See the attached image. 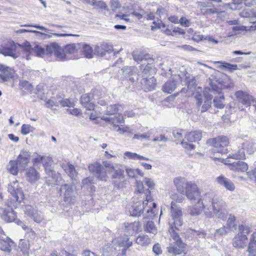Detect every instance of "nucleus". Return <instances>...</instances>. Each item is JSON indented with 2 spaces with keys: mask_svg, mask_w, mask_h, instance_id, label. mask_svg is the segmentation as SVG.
Returning <instances> with one entry per match:
<instances>
[{
  "mask_svg": "<svg viewBox=\"0 0 256 256\" xmlns=\"http://www.w3.org/2000/svg\"><path fill=\"white\" fill-rule=\"evenodd\" d=\"M124 230L126 235H133L138 232L140 229L139 223L134 222L124 224Z\"/></svg>",
  "mask_w": 256,
  "mask_h": 256,
  "instance_id": "nucleus-23",
  "label": "nucleus"
},
{
  "mask_svg": "<svg viewBox=\"0 0 256 256\" xmlns=\"http://www.w3.org/2000/svg\"><path fill=\"white\" fill-rule=\"evenodd\" d=\"M251 228L246 225L241 224L238 226V232L233 239V246L236 248H244L248 244V234Z\"/></svg>",
  "mask_w": 256,
  "mask_h": 256,
  "instance_id": "nucleus-5",
  "label": "nucleus"
},
{
  "mask_svg": "<svg viewBox=\"0 0 256 256\" xmlns=\"http://www.w3.org/2000/svg\"><path fill=\"white\" fill-rule=\"evenodd\" d=\"M230 161L226 159L225 160L224 164L228 166L230 170L236 172H245L248 170V164L244 162L238 161L228 163Z\"/></svg>",
  "mask_w": 256,
  "mask_h": 256,
  "instance_id": "nucleus-16",
  "label": "nucleus"
},
{
  "mask_svg": "<svg viewBox=\"0 0 256 256\" xmlns=\"http://www.w3.org/2000/svg\"><path fill=\"white\" fill-rule=\"evenodd\" d=\"M60 104L62 106L71 107L73 104L68 99H63L60 96L58 97V106Z\"/></svg>",
  "mask_w": 256,
  "mask_h": 256,
  "instance_id": "nucleus-55",
  "label": "nucleus"
},
{
  "mask_svg": "<svg viewBox=\"0 0 256 256\" xmlns=\"http://www.w3.org/2000/svg\"><path fill=\"white\" fill-rule=\"evenodd\" d=\"M208 142L214 147V152L224 154L228 150L227 147L229 144V140L226 136H219L208 140Z\"/></svg>",
  "mask_w": 256,
  "mask_h": 256,
  "instance_id": "nucleus-7",
  "label": "nucleus"
},
{
  "mask_svg": "<svg viewBox=\"0 0 256 256\" xmlns=\"http://www.w3.org/2000/svg\"><path fill=\"white\" fill-rule=\"evenodd\" d=\"M33 32V33L36 34L38 35H43V36H46V38H50L52 37V35H50V34H46L45 33H42L40 32L34 30H26V29H20L16 31L17 33H20V34L24 33V32Z\"/></svg>",
  "mask_w": 256,
  "mask_h": 256,
  "instance_id": "nucleus-54",
  "label": "nucleus"
},
{
  "mask_svg": "<svg viewBox=\"0 0 256 256\" xmlns=\"http://www.w3.org/2000/svg\"><path fill=\"white\" fill-rule=\"evenodd\" d=\"M116 239L112 240L110 242L105 244L102 248V254L104 256H112L120 246Z\"/></svg>",
  "mask_w": 256,
  "mask_h": 256,
  "instance_id": "nucleus-15",
  "label": "nucleus"
},
{
  "mask_svg": "<svg viewBox=\"0 0 256 256\" xmlns=\"http://www.w3.org/2000/svg\"><path fill=\"white\" fill-rule=\"evenodd\" d=\"M36 210L32 206L30 205L25 206L24 208V211L25 214L30 218L32 216L34 215V214Z\"/></svg>",
  "mask_w": 256,
  "mask_h": 256,
  "instance_id": "nucleus-56",
  "label": "nucleus"
},
{
  "mask_svg": "<svg viewBox=\"0 0 256 256\" xmlns=\"http://www.w3.org/2000/svg\"><path fill=\"white\" fill-rule=\"evenodd\" d=\"M146 192V190H144V184L142 182H136V194H140V195L142 194L144 192Z\"/></svg>",
  "mask_w": 256,
  "mask_h": 256,
  "instance_id": "nucleus-59",
  "label": "nucleus"
},
{
  "mask_svg": "<svg viewBox=\"0 0 256 256\" xmlns=\"http://www.w3.org/2000/svg\"><path fill=\"white\" fill-rule=\"evenodd\" d=\"M26 177L29 182H34L39 180L40 176L34 168H30L26 170Z\"/></svg>",
  "mask_w": 256,
  "mask_h": 256,
  "instance_id": "nucleus-31",
  "label": "nucleus"
},
{
  "mask_svg": "<svg viewBox=\"0 0 256 256\" xmlns=\"http://www.w3.org/2000/svg\"><path fill=\"white\" fill-rule=\"evenodd\" d=\"M124 154L125 156H126L128 158L134 160H149V158H148L143 156H140L134 152H126Z\"/></svg>",
  "mask_w": 256,
  "mask_h": 256,
  "instance_id": "nucleus-46",
  "label": "nucleus"
},
{
  "mask_svg": "<svg viewBox=\"0 0 256 256\" xmlns=\"http://www.w3.org/2000/svg\"><path fill=\"white\" fill-rule=\"evenodd\" d=\"M214 63L220 64V65L218 66V68L220 69H228L230 70H236L238 69L240 70L242 68H246L250 67L249 66L240 65L239 67L238 68L236 64H232L224 62L217 61L215 62Z\"/></svg>",
  "mask_w": 256,
  "mask_h": 256,
  "instance_id": "nucleus-26",
  "label": "nucleus"
},
{
  "mask_svg": "<svg viewBox=\"0 0 256 256\" xmlns=\"http://www.w3.org/2000/svg\"><path fill=\"white\" fill-rule=\"evenodd\" d=\"M124 170L120 168L113 170L112 176V178L114 180L113 182L114 186L118 189L122 188L124 187Z\"/></svg>",
  "mask_w": 256,
  "mask_h": 256,
  "instance_id": "nucleus-13",
  "label": "nucleus"
},
{
  "mask_svg": "<svg viewBox=\"0 0 256 256\" xmlns=\"http://www.w3.org/2000/svg\"><path fill=\"white\" fill-rule=\"evenodd\" d=\"M31 218L38 223L41 222L44 219L43 216L41 214V213H39L37 210H36V212H34V214L32 216Z\"/></svg>",
  "mask_w": 256,
  "mask_h": 256,
  "instance_id": "nucleus-63",
  "label": "nucleus"
},
{
  "mask_svg": "<svg viewBox=\"0 0 256 256\" xmlns=\"http://www.w3.org/2000/svg\"><path fill=\"white\" fill-rule=\"evenodd\" d=\"M148 60V62H144L140 66V70L142 72V76H144V77H146V75L150 72L152 68L150 64L152 62L153 60L150 59Z\"/></svg>",
  "mask_w": 256,
  "mask_h": 256,
  "instance_id": "nucleus-44",
  "label": "nucleus"
},
{
  "mask_svg": "<svg viewBox=\"0 0 256 256\" xmlns=\"http://www.w3.org/2000/svg\"><path fill=\"white\" fill-rule=\"evenodd\" d=\"M240 15L244 18H255L256 17V12L253 9L247 8L241 12Z\"/></svg>",
  "mask_w": 256,
  "mask_h": 256,
  "instance_id": "nucleus-47",
  "label": "nucleus"
},
{
  "mask_svg": "<svg viewBox=\"0 0 256 256\" xmlns=\"http://www.w3.org/2000/svg\"><path fill=\"white\" fill-rule=\"evenodd\" d=\"M141 196L143 198H146V202H144L146 206L148 202H152V200L150 195V192L148 189L146 190V192H144V194Z\"/></svg>",
  "mask_w": 256,
  "mask_h": 256,
  "instance_id": "nucleus-60",
  "label": "nucleus"
},
{
  "mask_svg": "<svg viewBox=\"0 0 256 256\" xmlns=\"http://www.w3.org/2000/svg\"><path fill=\"white\" fill-rule=\"evenodd\" d=\"M234 31H250L255 30H256V26H252L250 27H247L244 26H235L232 27Z\"/></svg>",
  "mask_w": 256,
  "mask_h": 256,
  "instance_id": "nucleus-51",
  "label": "nucleus"
},
{
  "mask_svg": "<svg viewBox=\"0 0 256 256\" xmlns=\"http://www.w3.org/2000/svg\"><path fill=\"white\" fill-rule=\"evenodd\" d=\"M80 44H72L66 45L64 47L65 52L67 55L74 54L79 48Z\"/></svg>",
  "mask_w": 256,
  "mask_h": 256,
  "instance_id": "nucleus-43",
  "label": "nucleus"
},
{
  "mask_svg": "<svg viewBox=\"0 0 256 256\" xmlns=\"http://www.w3.org/2000/svg\"><path fill=\"white\" fill-rule=\"evenodd\" d=\"M30 158V154L28 152L22 151L18 157L16 162L19 166V169L24 170L27 166Z\"/></svg>",
  "mask_w": 256,
  "mask_h": 256,
  "instance_id": "nucleus-17",
  "label": "nucleus"
},
{
  "mask_svg": "<svg viewBox=\"0 0 256 256\" xmlns=\"http://www.w3.org/2000/svg\"><path fill=\"white\" fill-rule=\"evenodd\" d=\"M232 87L230 83L228 82L219 80L212 82L210 93L208 95L206 94H202L198 92L194 94L196 104L198 106H202V112H206L211 106L212 100L213 98L212 94H220V90L224 88H230Z\"/></svg>",
  "mask_w": 256,
  "mask_h": 256,
  "instance_id": "nucleus-2",
  "label": "nucleus"
},
{
  "mask_svg": "<svg viewBox=\"0 0 256 256\" xmlns=\"http://www.w3.org/2000/svg\"><path fill=\"white\" fill-rule=\"evenodd\" d=\"M146 206L144 202L140 200L136 202L130 210V214L133 216H140L143 213L144 210H146Z\"/></svg>",
  "mask_w": 256,
  "mask_h": 256,
  "instance_id": "nucleus-20",
  "label": "nucleus"
},
{
  "mask_svg": "<svg viewBox=\"0 0 256 256\" xmlns=\"http://www.w3.org/2000/svg\"><path fill=\"white\" fill-rule=\"evenodd\" d=\"M174 182L178 192L185 194L192 203L195 202L196 200H200L202 198L198 186L194 183L188 182L182 177L175 178Z\"/></svg>",
  "mask_w": 256,
  "mask_h": 256,
  "instance_id": "nucleus-3",
  "label": "nucleus"
},
{
  "mask_svg": "<svg viewBox=\"0 0 256 256\" xmlns=\"http://www.w3.org/2000/svg\"><path fill=\"white\" fill-rule=\"evenodd\" d=\"M142 78L140 82L142 88L145 91H150L153 90L156 86V80L154 76L149 78L144 77L142 76Z\"/></svg>",
  "mask_w": 256,
  "mask_h": 256,
  "instance_id": "nucleus-18",
  "label": "nucleus"
},
{
  "mask_svg": "<svg viewBox=\"0 0 256 256\" xmlns=\"http://www.w3.org/2000/svg\"><path fill=\"white\" fill-rule=\"evenodd\" d=\"M47 52L50 53V54H54L57 60L60 61H66L70 59H74L75 56L67 55L65 52L64 48H63L56 43H52L48 46Z\"/></svg>",
  "mask_w": 256,
  "mask_h": 256,
  "instance_id": "nucleus-6",
  "label": "nucleus"
},
{
  "mask_svg": "<svg viewBox=\"0 0 256 256\" xmlns=\"http://www.w3.org/2000/svg\"><path fill=\"white\" fill-rule=\"evenodd\" d=\"M177 79H180L179 76H176V80L166 82L162 86L163 91L168 94H170L173 92L178 84V81L176 80Z\"/></svg>",
  "mask_w": 256,
  "mask_h": 256,
  "instance_id": "nucleus-28",
  "label": "nucleus"
},
{
  "mask_svg": "<svg viewBox=\"0 0 256 256\" xmlns=\"http://www.w3.org/2000/svg\"><path fill=\"white\" fill-rule=\"evenodd\" d=\"M79 48H81V51L86 58H90L93 56V50L90 45L80 44Z\"/></svg>",
  "mask_w": 256,
  "mask_h": 256,
  "instance_id": "nucleus-33",
  "label": "nucleus"
},
{
  "mask_svg": "<svg viewBox=\"0 0 256 256\" xmlns=\"http://www.w3.org/2000/svg\"><path fill=\"white\" fill-rule=\"evenodd\" d=\"M234 96L238 102L246 107L250 106L251 102L254 101V98L251 95L249 94L247 92L242 90L236 92Z\"/></svg>",
  "mask_w": 256,
  "mask_h": 256,
  "instance_id": "nucleus-14",
  "label": "nucleus"
},
{
  "mask_svg": "<svg viewBox=\"0 0 256 256\" xmlns=\"http://www.w3.org/2000/svg\"><path fill=\"white\" fill-rule=\"evenodd\" d=\"M94 7L96 9H104L108 10V6L105 2L103 1H96L95 2Z\"/></svg>",
  "mask_w": 256,
  "mask_h": 256,
  "instance_id": "nucleus-61",
  "label": "nucleus"
},
{
  "mask_svg": "<svg viewBox=\"0 0 256 256\" xmlns=\"http://www.w3.org/2000/svg\"><path fill=\"white\" fill-rule=\"evenodd\" d=\"M24 26L25 27H34V28H37L38 29L44 30L45 32L50 33V34H52L54 36H60V37H64V36H74V35L72 34L52 33V32H50L52 31L51 30L48 29L43 26H40L38 25L24 24Z\"/></svg>",
  "mask_w": 256,
  "mask_h": 256,
  "instance_id": "nucleus-35",
  "label": "nucleus"
},
{
  "mask_svg": "<svg viewBox=\"0 0 256 256\" xmlns=\"http://www.w3.org/2000/svg\"><path fill=\"white\" fill-rule=\"evenodd\" d=\"M122 106L119 104L110 105L107 107L106 114L107 115H114L122 110Z\"/></svg>",
  "mask_w": 256,
  "mask_h": 256,
  "instance_id": "nucleus-42",
  "label": "nucleus"
},
{
  "mask_svg": "<svg viewBox=\"0 0 256 256\" xmlns=\"http://www.w3.org/2000/svg\"><path fill=\"white\" fill-rule=\"evenodd\" d=\"M59 192L66 204H74L76 202V198L74 192L70 185L68 184H62Z\"/></svg>",
  "mask_w": 256,
  "mask_h": 256,
  "instance_id": "nucleus-9",
  "label": "nucleus"
},
{
  "mask_svg": "<svg viewBox=\"0 0 256 256\" xmlns=\"http://www.w3.org/2000/svg\"><path fill=\"white\" fill-rule=\"evenodd\" d=\"M88 168L90 172L92 173L98 180L106 181L108 179L107 170L100 163L96 162L90 164Z\"/></svg>",
  "mask_w": 256,
  "mask_h": 256,
  "instance_id": "nucleus-8",
  "label": "nucleus"
},
{
  "mask_svg": "<svg viewBox=\"0 0 256 256\" xmlns=\"http://www.w3.org/2000/svg\"><path fill=\"white\" fill-rule=\"evenodd\" d=\"M136 242L138 244L141 246L148 245L150 242V239L148 236H139L136 240Z\"/></svg>",
  "mask_w": 256,
  "mask_h": 256,
  "instance_id": "nucleus-49",
  "label": "nucleus"
},
{
  "mask_svg": "<svg viewBox=\"0 0 256 256\" xmlns=\"http://www.w3.org/2000/svg\"><path fill=\"white\" fill-rule=\"evenodd\" d=\"M171 216L168 218V224L170 226V232L171 239L167 250L169 254L174 256L179 255L183 253L185 250L186 244L182 242L178 233L175 232L174 228L178 230L182 226V212L180 208H177L176 204L171 202Z\"/></svg>",
  "mask_w": 256,
  "mask_h": 256,
  "instance_id": "nucleus-1",
  "label": "nucleus"
},
{
  "mask_svg": "<svg viewBox=\"0 0 256 256\" xmlns=\"http://www.w3.org/2000/svg\"><path fill=\"white\" fill-rule=\"evenodd\" d=\"M80 102L86 110H94V105L92 102L90 94H82L80 98Z\"/></svg>",
  "mask_w": 256,
  "mask_h": 256,
  "instance_id": "nucleus-29",
  "label": "nucleus"
},
{
  "mask_svg": "<svg viewBox=\"0 0 256 256\" xmlns=\"http://www.w3.org/2000/svg\"><path fill=\"white\" fill-rule=\"evenodd\" d=\"M8 170L12 174L16 175L19 170H22L19 169V166L18 165L16 161L10 160L7 166Z\"/></svg>",
  "mask_w": 256,
  "mask_h": 256,
  "instance_id": "nucleus-40",
  "label": "nucleus"
},
{
  "mask_svg": "<svg viewBox=\"0 0 256 256\" xmlns=\"http://www.w3.org/2000/svg\"><path fill=\"white\" fill-rule=\"evenodd\" d=\"M48 46L46 48H42L39 45H36L32 48V52L34 53L36 56L42 57L44 54H50V53L47 52Z\"/></svg>",
  "mask_w": 256,
  "mask_h": 256,
  "instance_id": "nucleus-37",
  "label": "nucleus"
},
{
  "mask_svg": "<svg viewBox=\"0 0 256 256\" xmlns=\"http://www.w3.org/2000/svg\"><path fill=\"white\" fill-rule=\"evenodd\" d=\"M43 166L44 168L45 171L48 175L53 176L54 168L52 166L53 160L52 158L48 156H46L44 158Z\"/></svg>",
  "mask_w": 256,
  "mask_h": 256,
  "instance_id": "nucleus-30",
  "label": "nucleus"
},
{
  "mask_svg": "<svg viewBox=\"0 0 256 256\" xmlns=\"http://www.w3.org/2000/svg\"><path fill=\"white\" fill-rule=\"evenodd\" d=\"M247 252L248 256H256V229L250 236Z\"/></svg>",
  "mask_w": 256,
  "mask_h": 256,
  "instance_id": "nucleus-24",
  "label": "nucleus"
},
{
  "mask_svg": "<svg viewBox=\"0 0 256 256\" xmlns=\"http://www.w3.org/2000/svg\"><path fill=\"white\" fill-rule=\"evenodd\" d=\"M50 256H76V254L74 253V251L72 252V254H70L64 250H62L59 254L56 252H53Z\"/></svg>",
  "mask_w": 256,
  "mask_h": 256,
  "instance_id": "nucleus-58",
  "label": "nucleus"
},
{
  "mask_svg": "<svg viewBox=\"0 0 256 256\" xmlns=\"http://www.w3.org/2000/svg\"><path fill=\"white\" fill-rule=\"evenodd\" d=\"M60 166L72 180H76L78 172L74 165L68 162L66 164L62 163Z\"/></svg>",
  "mask_w": 256,
  "mask_h": 256,
  "instance_id": "nucleus-22",
  "label": "nucleus"
},
{
  "mask_svg": "<svg viewBox=\"0 0 256 256\" xmlns=\"http://www.w3.org/2000/svg\"><path fill=\"white\" fill-rule=\"evenodd\" d=\"M13 70L9 67L0 64V78L2 82H6L12 76Z\"/></svg>",
  "mask_w": 256,
  "mask_h": 256,
  "instance_id": "nucleus-27",
  "label": "nucleus"
},
{
  "mask_svg": "<svg viewBox=\"0 0 256 256\" xmlns=\"http://www.w3.org/2000/svg\"><path fill=\"white\" fill-rule=\"evenodd\" d=\"M245 145L246 144H242V147L241 148H239V149L238 150L230 154L228 158H232L236 160H240L245 158V153L244 150Z\"/></svg>",
  "mask_w": 256,
  "mask_h": 256,
  "instance_id": "nucleus-34",
  "label": "nucleus"
},
{
  "mask_svg": "<svg viewBox=\"0 0 256 256\" xmlns=\"http://www.w3.org/2000/svg\"><path fill=\"white\" fill-rule=\"evenodd\" d=\"M221 90H220V93L218 94L220 96L218 97L215 96L213 100L214 107L220 109L224 108V95L222 94Z\"/></svg>",
  "mask_w": 256,
  "mask_h": 256,
  "instance_id": "nucleus-38",
  "label": "nucleus"
},
{
  "mask_svg": "<svg viewBox=\"0 0 256 256\" xmlns=\"http://www.w3.org/2000/svg\"><path fill=\"white\" fill-rule=\"evenodd\" d=\"M197 7L203 15L218 14V10L214 7L210 0H204L196 2Z\"/></svg>",
  "mask_w": 256,
  "mask_h": 256,
  "instance_id": "nucleus-12",
  "label": "nucleus"
},
{
  "mask_svg": "<svg viewBox=\"0 0 256 256\" xmlns=\"http://www.w3.org/2000/svg\"><path fill=\"white\" fill-rule=\"evenodd\" d=\"M26 52H32V48L31 44L28 42H26L22 44H17Z\"/></svg>",
  "mask_w": 256,
  "mask_h": 256,
  "instance_id": "nucleus-53",
  "label": "nucleus"
},
{
  "mask_svg": "<svg viewBox=\"0 0 256 256\" xmlns=\"http://www.w3.org/2000/svg\"><path fill=\"white\" fill-rule=\"evenodd\" d=\"M144 230L148 232L155 234L157 232L156 228L152 221H148L144 228Z\"/></svg>",
  "mask_w": 256,
  "mask_h": 256,
  "instance_id": "nucleus-48",
  "label": "nucleus"
},
{
  "mask_svg": "<svg viewBox=\"0 0 256 256\" xmlns=\"http://www.w3.org/2000/svg\"><path fill=\"white\" fill-rule=\"evenodd\" d=\"M204 195L202 198H200V200H196L191 206L188 208V212L192 216H198L200 214L204 208L210 210L211 208L210 206V204L208 202H205L204 200Z\"/></svg>",
  "mask_w": 256,
  "mask_h": 256,
  "instance_id": "nucleus-10",
  "label": "nucleus"
},
{
  "mask_svg": "<svg viewBox=\"0 0 256 256\" xmlns=\"http://www.w3.org/2000/svg\"><path fill=\"white\" fill-rule=\"evenodd\" d=\"M216 181L218 184L224 186L227 190L233 191L235 189V186L233 182L230 179L225 177L223 175H220L216 178Z\"/></svg>",
  "mask_w": 256,
  "mask_h": 256,
  "instance_id": "nucleus-19",
  "label": "nucleus"
},
{
  "mask_svg": "<svg viewBox=\"0 0 256 256\" xmlns=\"http://www.w3.org/2000/svg\"><path fill=\"white\" fill-rule=\"evenodd\" d=\"M132 57L134 60L137 62L146 60L148 58L147 55H143L142 54H136V53L132 54Z\"/></svg>",
  "mask_w": 256,
  "mask_h": 256,
  "instance_id": "nucleus-62",
  "label": "nucleus"
},
{
  "mask_svg": "<svg viewBox=\"0 0 256 256\" xmlns=\"http://www.w3.org/2000/svg\"><path fill=\"white\" fill-rule=\"evenodd\" d=\"M95 54L100 56H104L106 53L110 54L113 50L112 46L107 43L104 42L100 46H98L95 48Z\"/></svg>",
  "mask_w": 256,
  "mask_h": 256,
  "instance_id": "nucleus-21",
  "label": "nucleus"
},
{
  "mask_svg": "<svg viewBox=\"0 0 256 256\" xmlns=\"http://www.w3.org/2000/svg\"><path fill=\"white\" fill-rule=\"evenodd\" d=\"M17 44L14 41L10 40L4 46H0V53L5 56H10L16 59L19 56V53L16 52Z\"/></svg>",
  "mask_w": 256,
  "mask_h": 256,
  "instance_id": "nucleus-11",
  "label": "nucleus"
},
{
  "mask_svg": "<svg viewBox=\"0 0 256 256\" xmlns=\"http://www.w3.org/2000/svg\"><path fill=\"white\" fill-rule=\"evenodd\" d=\"M46 106L48 108L54 110V107L58 106V97L57 96L56 98H52L48 100L46 102Z\"/></svg>",
  "mask_w": 256,
  "mask_h": 256,
  "instance_id": "nucleus-50",
  "label": "nucleus"
},
{
  "mask_svg": "<svg viewBox=\"0 0 256 256\" xmlns=\"http://www.w3.org/2000/svg\"><path fill=\"white\" fill-rule=\"evenodd\" d=\"M112 118V121L114 122L112 124L114 126H118L119 124L124 122V118L122 114H118V116Z\"/></svg>",
  "mask_w": 256,
  "mask_h": 256,
  "instance_id": "nucleus-57",
  "label": "nucleus"
},
{
  "mask_svg": "<svg viewBox=\"0 0 256 256\" xmlns=\"http://www.w3.org/2000/svg\"><path fill=\"white\" fill-rule=\"evenodd\" d=\"M202 137V132L200 131H194L187 132L184 138L188 142H192L200 140Z\"/></svg>",
  "mask_w": 256,
  "mask_h": 256,
  "instance_id": "nucleus-32",
  "label": "nucleus"
},
{
  "mask_svg": "<svg viewBox=\"0 0 256 256\" xmlns=\"http://www.w3.org/2000/svg\"><path fill=\"white\" fill-rule=\"evenodd\" d=\"M236 218L232 214H230L226 224V228L229 230L234 232L236 230V226L235 224Z\"/></svg>",
  "mask_w": 256,
  "mask_h": 256,
  "instance_id": "nucleus-39",
  "label": "nucleus"
},
{
  "mask_svg": "<svg viewBox=\"0 0 256 256\" xmlns=\"http://www.w3.org/2000/svg\"><path fill=\"white\" fill-rule=\"evenodd\" d=\"M247 175L250 180L256 182V168L248 172Z\"/></svg>",
  "mask_w": 256,
  "mask_h": 256,
  "instance_id": "nucleus-64",
  "label": "nucleus"
},
{
  "mask_svg": "<svg viewBox=\"0 0 256 256\" xmlns=\"http://www.w3.org/2000/svg\"><path fill=\"white\" fill-rule=\"evenodd\" d=\"M153 208L146 206V213L144 216V218H152L156 214V204L154 202L152 203Z\"/></svg>",
  "mask_w": 256,
  "mask_h": 256,
  "instance_id": "nucleus-45",
  "label": "nucleus"
},
{
  "mask_svg": "<svg viewBox=\"0 0 256 256\" xmlns=\"http://www.w3.org/2000/svg\"><path fill=\"white\" fill-rule=\"evenodd\" d=\"M34 128L30 124H24L22 126L21 133L24 135H26L32 132Z\"/></svg>",
  "mask_w": 256,
  "mask_h": 256,
  "instance_id": "nucleus-52",
  "label": "nucleus"
},
{
  "mask_svg": "<svg viewBox=\"0 0 256 256\" xmlns=\"http://www.w3.org/2000/svg\"><path fill=\"white\" fill-rule=\"evenodd\" d=\"M2 241L0 242V249L2 250L10 252L11 250V246L10 244L12 242L11 240L7 236V238L1 240Z\"/></svg>",
  "mask_w": 256,
  "mask_h": 256,
  "instance_id": "nucleus-41",
  "label": "nucleus"
},
{
  "mask_svg": "<svg viewBox=\"0 0 256 256\" xmlns=\"http://www.w3.org/2000/svg\"><path fill=\"white\" fill-rule=\"evenodd\" d=\"M136 68L134 66H126L122 69L124 75L126 77L130 76V80L134 82L138 80V74L136 73Z\"/></svg>",
  "mask_w": 256,
  "mask_h": 256,
  "instance_id": "nucleus-25",
  "label": "nucleus"
},
{
  "mask_svg": "<svg viewBox=\"0 0 256 256\" xmlns=\"http://www.w3.org/2000/svg\"><path fill=\"white\" fill-rule=\"evenodd\" d=\"M58 178L60 180L62 179L60 176L59 174H56L53 172L52 176L48 175V177L46 178V183L48 186L58 184L60 183Z\"/></svg>",
  "mask_w": 256,
  "mask_h": 256,
  "instance_id": "nucleus-36",
  "label": "nucleus"
},
{
  "mask_svg": "<svg viewBox=\"0 0 256 256\" xmlns=\"http://www.w3.org/2000/svg\"><path fill=\"white\" fill-rule=\"evenodd\" d=\"M204 200L210 204V206L211 208L210 210H212L217 218L222 220L226 219L228 212L226 210V204L220 196L208 192L204 194Z\"/></svg>",
  "mask_w": 256,
  "mask_h": 256,
  "instance_id": "nucleus-4",
  "label": "nucleus"
}]
</instances>
